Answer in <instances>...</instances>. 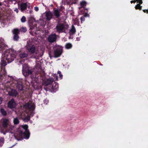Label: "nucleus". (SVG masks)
Listing matches in <instances>:
<instances>
[{
  "label": "nucleus",
  "mask_w": 148,
  "mask_h": 148,
  "mask_svg": "<svg viewBox=\"0 0 148 148\" xmlns=\"http://www.w3.org/2000/svg\"><path fill=\"white\" fill-rule=\"evenodd\" d=\"M16 55V53L15 50L10 49L6 51L4 55H2V56L5 58L8 63H10L14 60Z\"/></svg>",
  "instance_id": "obj_1"
},
{
  "label": "nucleus",
  "mask_w": 148,
  "mask_h": 148,
  "mask_svg": "<svg viewBox=\"0 0 148 148\" xmlns=\"http://www.w3.org/2000/svg\"><path fill=\"white\" fill-rule=\"evenodd\" d=\"M69 25L63 23L58 22L56 27V31L59 33H66V30L68 28Z\"/></svg>",
  "instance_id": "obj_2"
},
{
  "label": "nucleus",
  "mask_w": 148,
  "mask_h": 148,
  "mask_svg": "<svg viewBox=\"0 0 148 148\" xmlns=\"http://www.w3.org/2000/svg\"><path fill=\"white\" fill-rule=\"evenodd\" d=\"M33 71L32 68L27 65H24L23 66L22 73L25 77L31 75Z\"/></svg>",
  "instance_id": "obj_3"
},
{
  "label": "nucleus",
  "mask_w": 148,
  "mask_h": 148,
  "mask_svg": "<svg viewBox=\"0 0 148 148\" xmlns=\"http://www.w3.org/2000/svg\"><path fill=\"white\" fill-rule=\"evenodd\" d=\"M55 57L58 58L62 54L63 51V47L60 45H56L53 47Z\"/></svg>",
  "instance_id": "obj_4"
},
{
  "label": "nucleus",
  "mask_w": 148,
  "mask_h": 148,
  "mask_svg": "<svg viewBox=\"0 0 148 148\" xmlns=\"http://www.w3.org/2000/svg\"><path fill=\"white\" fill-rule=\"evenodd\" d=\"M36 69H38V71L36 72V78L37 76V77L40 76L41 77V74H44L45 72L44 70H43L41 66L39 64H37L36 65Z\"/></svg>",
  "instance_id": "obj_5"
},
{
  "label": "nucleus",
  "mask_w": 148,
  "mask_h": 148,
  "mask_svg": "<svg viewBox=\"0 0 148 148\" xmlns=\"http://www.w3.org/2000/svg\"><path fill=\"white\" fill-rule=\"evenodd\" d=\"M28 52L31 54L35 53L36 51V48L34 45L29 44L26 46Z\"/></svg>",
  "instance_id": "obj_6"
},
{
  "label": "nucleus",
  "mask_w": 148,
  "mask_h": 148,
  "mask_svg": "<svg viewBox=\"0 0 148 148\" xmlns=\"http://www.w3.org/2000/svg\"><path fill=\"white\" fill-rule=\"evenodd\" d=\"M57 38V35L55 34H52L49 36L47 40L50 42H53L56 41Z\"/></svg>",
  "instance_id": "obj_7"
},
{
  "label": "nucleus",
  "mask_w": 148,
  "mask_h": 148,
  "mask_svg": "<svg viewBox=\"0 0 148 148\" xmlns=\"http://www.w3.org/2000/svg\"><path fill=\"white\" fill-rule=\"evenodd\" d=\"M7 47V45L5 44L4 40L2 38H0V53H2Z\"/></svg>",
  "instance_id": "obj_8"
},
{
  "label": "nucleus",
  "mask_w": 148,
  "mask_h": 148,
  "mask_svg": "<svg viewBox=\"0 0 148 148\" xmlns=\"http://www.w3.org/2000/svg\"><path fill=\"white\" fill-rule=\"evenodd\" d=\"M54 81L53 78H49L46 80H44L42 81V84L43 85L47 86L49 84H51Z\"/></svg>",
  "instance_id": "obj_9"
},
{
  "label": "nucleus",
  "mask_w": 148,
  "mask_h": 148,
  "mask_svg": "<svg viewBox=\"0 0 148 148\" xmlns=\"http://www.w3.org/2000/svg\"><path fill=\"white\" fill-rule=\"evenodd\" d=\"M16 106V103L14 99H13L9 101L8 103V107L10 109H13L15 108Z\"/></svg>",
  "instance_id": "obj_10"
},
{
  "label": "nucleus",
  "mask_w": 148,
  "mask_h": 148,
  "mask_svg": "<svg viewBox=\"0 0 148 148\" xmlns=\"http://www.w3.org/2000/svg\"><path fill=\"white\" fill-rule=\"evenodd\" d=\"M53 14L50 11H48L45 12V16L46 20L50 21L52 18Z\"/></svg>",
  "instance_id": "obj_11"
},
{
  "label": "nucleus",
  "mask_w": 148,
  "mask_h": 148,
  "mask_svg": "<svg viewBox=\"0 0 148 148\" xmlns=\"http://www.w3.org/2000/svg\"><path fill=\"white\" fill-rule=\"evenodd\" d=\"M16 86L18 90L20 91L23 90L24 85L22 82L21 81H18L17 82Z\"/></svg>",
  "instance_id": "obj_12"
},
{
  "label": "nucleus",
  "mask_w": 148,
  "mask_h": 148,
  "mask_svg": "<svg viewBox=\"0 0 148 148\" xmlns=\"http://www.w3.org/2000/svg\"><path fill=\"white\" fill-rule=\"evenodd\" d=\"M9 122V121L8 119H3L2 122V125L5 128H6L8 127V124Z\"/></svg>",
  "instance_id": "obj_13"
},
{
  "label": "nucleus",
  "mask_w": 148,
  "mask_h": 148,
  "mask_svg": "<svg viewBox=\"0 0 148 148\" xmlns=\"http://www.w3.org/2000/svg\"><path fill=\"white\" fill-rule=\"evenodd\" d=\"M53 10V13L56 18H58L61 15L60 10L55 8H54Z\"/></svg>",
  "instance_id": "obj_14"
},
{
  "label": "nucleus",
  "mask_w": 148,
  "mask_h": 148,
  "mask_svg": "<svg viewBox=\"0 0 148 148\" xmlns=\"http://www.w3.org/2000/svg\"><path fill=\"white\" fill-rule=\"evenodd\" d=\"M8 94L10 96L15 97L18 95V93L15 90L12 89L8 92Z\"/></svg>",
  "instance_id": "obj_15"
},
{
  "label": "nucleus",
  "mask_w": 148,
  "mask_h": 148,
  "mask_svg": "<svg viewBox=\"0 0 148 148\" xmlns=\"http://www.w3.org/2000/svg\"><path fill=\"white\" fill-rule=\"evenodd\" d=\"M58 88V84L56 82L52 85L51 89L54 91L55 92L56 91Z\"/></svg>",
  "instance_id": "obj_16"
},
{
  "label": "nucleus",
  "mask_w": 148,
  "mask_h": 148,
  "mask_svg": "<svg viewBox=\"0 0 148 148\" xmlns=\"http://www.w3.org/2000/svg\"><path fill=\"white\" fill-rule=\"evenodd\" d=\"M27 5L26 3H22L20 5V9L22 11L26 9L27 7Z\"/></svg>",
  "instance_id": "obj_17"
},
{
  "label": "nucleus",
  "mask_w": 148,
  "mask_h": 148,
  "mask_svg": "<svg viewBox=\"0 0 148 148\" xmlns=\"http://www.w3.org/2000/svg\"><path fill=\"white\" fill-rule=\"evenodd\" d=\"M23 136L25 138L28 139L29 138L30 136V133L29 130H25L23 133Z\"/></svg>",
  "instance_id": "obj_18"
},
{
  "label": "nucleus",
  "mask_w": 148,
  "mask_h": 148,
  "mask_svg": "<svg viewBox=\"0 0 148 148\" xmlns=\"http://www.w3.org/2000/svg\"><path fill=\"white\" fill-rule=\"evenodd\" d=\"M0 112L3 116H5L7 115V112L3 108H1L0 109Z\"/></svg>",
  "instance_id": "obj_19"
},
{
  "label": "nucleus",
  "mask_w": 148,
  "mask_h": 148,
  "mask_svg": "<svg viewBox=\"0 0 148 148\" xmlns=\"http://www.w3.org/2000/svg\"><path fill=\"white\" fill-rule=\"evenodd\" d=\"M76 32V31L75 26L73 25H72L71 29L70 31L71 34H73L75 33Z\"/></svg>",
  "instance_id": "obj_20"
},
{
  "label": "nucleus",
  "mask_w": 148,
  "mask_h": 148,
  "mask_svg": "<svg viewBox=\"0 0 148 148\" xmlns=\"http://www.w3.org/2000/svg\"><path fill=\"white\" fill-rule=\"evenodd\" d=\"M4 59H2L1 61V64L2 66H4L7 65L6 62L4 60Z\"/></svg>",
  "instance_id": "obj_21"
},
{
  "label": "nucleus",
  "mask_w": 148,
  "mask_h": 148,
  "mask_svg": "<svg viewBox=\"0 0 148 148\" xmlns=\"http://www.w3.org/2000/svg\"><path fill=\"white\" fill-rule=\"evenodd\" d=\"M14 34H19L20 31L18 29H15L12 31Z\"/></svg>",
  "instance_id": "obj_22"
},
{
  "label": "nucleus",
  "mask_w": 148,
  "mask_h": 148,
  "mask_svg": "<svg viewBox=\"0 0 148 148\" xmlns=\"http://www.w3.org/2000/svg\"><path fill=\"white\" fill-rule=\"evenodd\" d=\"M27 56V54L25 53H23L20 54L19 56L21 58L26 57Z\"/></svg>",
  "instance_id": "obj_23"
},
{
  "label": "nucleus",
  "mask_w": 148,
  "mask_h": 148,
  "mask_svg": "<svg viewBox=\"0 0 148 148\" xmlns=\"http://www.w3.org/2000/svg\"><path fill=\"white\" fill-rule=\"evenodd\" d=\"M72 47V45L70 43L66 44L65 45V47L67 49H71Z\"/></svg>",
  "instance_id": "obj_24"
},
{
  "label": "nucleus",
  "mask_w": 148,
  "mask_h": 148,
  "mask_svg": "<svg viewBox=\"0 0 148 148\" xmlns=\"http://www.w3.org/2000/svg\"><path fill=\"white\" fill-rule=\"evenodd\" d=\"M14 123L15 125H17L19 124V121L18 119L17 118H15L13 120Z\"/></svg>",
  "instance_id": "obj_25"
},
{
  "label": "nucleus",
  "mask_w": 148,
  "mask_h": 148,
  "mask_svg": "<svg viewBox=\"0 0 148 148\" xmlns=\"http://www.w3.org/2000/svg\"><path fill=\"white\" fill-rule=\"evenodd\" d=\"M135 8L136 10L139 9L141 10L142 9V6L140 5V4H138L136 5Z\"/></svg>",
  "instance_id": "obj_26"
},
{
  "label": "nucleus",
  "mask_w": 148,
  "mask_h": 148,
  "mask_svg": "<svg viewBox=\"0 0 148 148\" xmlns=\"http://www.w3.org/2000/svg\"><path fill=\"white\" fill-rule=\"evenodd\" d=\"M19 38V36L18 34H14L13 36V39L15 41H17Z\"/></svg>",
  "instance_id": "obj_27"
},
{
  "label": "nucleus",
  "mask_w": 148,
  "mask_h": 148,
  "mask_svg": "<svg viewBox=\"0 0 148 148\" xmlns=\"http://www.w3.org/2000/svg\"><path fill=\"white\" fill-rule=\"evenodd\" d=\"M87 3L85 1H83L80 2V5L82 7H84L86 5Z\"/></svg>",
  "instance_id": "obj_28"
},
{
  "label": "nucleus",
  "mask_w": 148,
  "mask_h": 148,
  "mask_svg": "<svg viewBox=\"0 0 148 148\" xmlns=\"http://www.w3.org/2000/svg\"><path fill=\"white\" fill-rule=\"evenodd\" d=\"M21 32H25L27 31V28L25 27H22L20 29Z\"/></svg>",
  "instance_id": "obj_29"
},
{
  "label": "nucleus",
  "mask_w": 148,
  "mask_h": 148,
  "mask_svg": "<svg viewBox=\"0 0 148 148\" xmlns=\"http://www.w3.org/2000/svg\"><path fill=\"white\" fill-rule=\"evenodd\" d=\"M26 21V18L25 17L23 16L22 17L21 19V21L22 23H24Z\"/></svg>",
  "instance_id": "obj_30"
},
{
  "label": "nucleus",
  "mask_w": 148,
  "mask_h": 148,
  "mask_svg": "<svg viewBox=\"0 0 148 148\" xmlns=\"http://www.w3.org/2000/svg\"><path fill=\"white\" fill-rule=\"evenodd\" d=\"M31 103L29 102H27L25 103L24 106V107L27 108H29Z\"/></svg>",
  "instance_id": "obj_31"
},
{
  "label": "nucleus",
  "mask_w": 148,
  "mask_h": 148,
  "mask_svg": "<svg viewBox=\"0 0 148 148\" xmlns=\"http://www.w3.org/2000/svg\"><path fill=\"white\" fill-rule=\"evenodd\" d=\"M22 127L25 130H28L27 129L28 128V126L27 125H25L22 126Z\"/></svg>",
  "instance_id": "obj_32"
},
{
  "label": "nucleus",
  "mask_w": 148,
  "mask_h": 148,
  "mask_svg": "<svg viewBox=\"0 0 148 148\" xmlns=\"http://www.w3.org/2000/svg\"><path fill=\"white\" fill-rule=\"evenodd\" d=\"M80 20L81 21V23H82L83 21H84L85 20V18L84 16H82L80 18Z\"/></svg>",
  "instance_id": "obj_33"
},
{
  "label": "nucleus",
  "mask_w": 148,
  "mask_h": 148,
  "mask_svg": "<svg viewBox=\"0 0 148 148\" xmlns=\"http://www.w3.org/2000/svg\"><path fill=\"white\" fill-rule=\"evenodd\" d=\"M3 75L1 73V71L0 70V81H1L3 79Z\"/></svg>",
  "instance_id": "obj_34"
},
{
  "label": "nucleus",
  "mask_w": 148,
  "mask_h": 148,
  "mask_svg": "<svg viewBox=\"0 0 148 148\" xmlns=\"http://www.w3.org/2000/svg\"><path fill=\"white\" fill-rule=\"evenodd\" d=\"M18 132L20 135L21 136H22L23 134L24 133H23V132L21 130H19L18 131Z\"/></svg>",
  "instance_id": "obj_35"
},
{
  "label": "nucleus",
  "mask_w": 148,
  "mask_h": 148,
  "mask_svg": "<svg viewBox=\"0 0 148 148\" xmlns=\"http://www.w3.org/2000/svg\"><path fill=\"white\" fill-rule=\"evenodd\" d=\"M34 108V107L31 104L29 108L30 110H31L33 109Z\"/></svg>",
  "instance_id": "obj_36"
},
{
  "label": "nucleus",
  "mask_w": 148,
  "mask_h": 148,
  "mask_svg": "<svg viewBox=\"0 0 148 148\" xmlns=\"http://www.w3.org/2000/svg\"><path fill=\"white\" fill-rule=\"evenodd\" d=\"M136 1L139 3V4H140H140H142L143 3L142 0H136Z\"/></svg>",
  "instance_id": "obj_37"
},
{
  "label": "nucleus",
  "mask_w": 148,
  "mask_h": 148,
  "mask_svg": "<svg viewBox=\"0 0 148 148\" xmlns=\"http://www.w3.org/2000/svg\"><path fill=\"white\" fill-rule=\"evenodd\" d=\"M83 16H84L85 17H89V15L87 13H86Z\"/></svg>",
  "instance_id": "obj_38"
},
{
  "label": "nucleus",
  "mask_w": 148,
  "mask_h": 148,
  "mask_svg": "<svg viewBox=\"0 0 148 148\" xmlns=\"http://www.w3.org/2000/svg\"><path fill=\"white\" fill-rule=\"evenodd\" d=\"M4 142V138H0V143H3Z\"/></svg>",
  "instance_id": "obj_39"
},
{
  "label": "nucleus",
  "mask_w": 148,
  "mask_h": 148,
  "mask_svg": "<svg viewBox=\"0 0 148 148\" xmlns=\"http://www.w3.org/2000/svg\"><path fill=\"white\" fill-rule=\"evenodd\" d=\"M30 117H29V116H27V117H26L25 118V119H26V120H27V121H29V120H30Z\"/></svg>",
  "instance_id": "obj_40"
},
{
  "label": "nucleus",
  "mask_w": 148,
  "mask_h": 148,
  "mask_svg": "<svg viewBox=\"0 0 148 148\" xmlns=\"http://www.w3.org/2000/svg\"><path fill=\"white\" fill-rule=\"evenodd\" d=\"M143 11L145 13H148V10H143Z\"/></svg>",
  "instance_id": "obj_41"
},
{
  "label": "nucleus",
  "mask_w": 148,
  "mask_h": 148,
  "mask_svg": "<svg viewBox=\"0 0 148 148\" xmlns=\"http://www.w3.org/2000/svg\"><path fill=\"white\" fill-rule=\"evenodd\" d=\"M34 9L36 11H37L39 9L37 7H36L34 8Z\"/></svg>",
  "instance_id": "obj_42"
},
{
  "label": "nucleus",
  "mask_w": 148,
  "mask_h": 148,
  "mask_svg": "<svg viewBox=\"0 0 148 148\" xmlns=\"http://www.w3.org/2000/svg\"><path fill=\"white\" fill-rule=\"evenodd\" d=\"M136 1H137L136 0H134L131 1L130 2L131 3H135L136 2Z\"/></svg>",
  "instance_id": "obj_43"
},
{
  "label": "nucleus",
  "mask_w": 148,
  "mask_h": 148,
  "mask_svg": "<svg viewBox=\"0 0 148 148\" xmlns=\"http://www.w3.org/2000/svg\"><path fill=\"white\" fill-rule=\"evenodd\" d=\"M63 75L61 74L59 75V78L60 79H61L62 78Z\"/></svg>",
  "instance_id": "obj_44"
},
{
  "label": "nucleus",
  "mask_w": 148,
  "mask_h": 148,
  "mask_svg": "<svg viewBox=\"0 0 148 148\" xmlns=\"http://www.w3.org/2000/svg\"><path fill=\"white\" fill-rule=\"evenodd\" d=\"M2 103V98L1 97H0V105Z\"/></svg>",
  "instance_id": "obj_45"
},
{
  "label": "nucleus",
  "mask_w": 148,
  "mask_h": 148,
  "mask_svg": "<svg viewBox=\"0 0 148 148\" xmlns=\"http://www.w3.org/2000/svg\"><path fill=\"white\" fill-rule=\"evenodd\" d=\"M29 33L31 34L32 35L34 36V35L36 34V33H34V34H33V33H32V32H29Z\"/></svg>",
  "instance_id": "obj_46"
},
{
  "label": "nucleus",
  "mask_w": 148,
  "mask_h": 148,
  "mask_svg": "<svg viewBox=\"0 0 148 148\" xmlns=\"http://www.w3.org/2000/svg\"><path fill=\"white\" fill-rule=\"evenodd\" d=\"M14 11H16L17 13H18V11L17 8H16L14 10Z\"/></svg>",
  "instance_id": "obj_47"
},
{
  "label": "nucleus",
  "mask_w": 148,
  "mask_h": 148,
  "mask_svg": "<svg viewBox=\"0 0 148 148\" xmlns=\"http://www.w3.org/2000/svg\"><path fill=\"white\" fill-rule=\"evenodd\" d=\"M58 73L59 75L61 74V72L60 71H58Z\"/></svg>",
  "instance_id": "obj_48"
},
{
  "label": "nucleus",
  "mask_w": 148,
  "mask_h": 148,
  "mask_svg": "<svg viewBox=\"0 0 148 148\" xmlns=\"http://www.w3.org/2000/svg\"><path fill=\"white\" fill-rule=\"evenodd\" d=\"M31 21H32L30 20L29 21V23H30L31 24V25H32V23L31 22Z\"/></svg>",
  "instance_id": "obj_49"
},
{
  "label": "nucleus",
  "mask_w": 148,
  "mask_h": 148,
  "mask_svg": "<svg viewBox=\"0 0 148 148\" xmlns=\"http://www.w3.org/2000/svg\"><path fill=\"white\" fill-rule=\"evenodd\" d=\"M49 57H51V55H50V54L49 53Z\"/></svg>",
  "instance_id": "obj_50"
},
{
  "label": "nucleus",
  "mask_w": 148,
  "mask_h": 148,
  "mask_svg": "<svg viewBox=\"0 0 148 148\" xmlns=\"http://www.w3.org/2000/svg\"><path fill=\"white\" fill-rule=\"evenodd\" d=\"M1 5H2V4H1V3L0 2V6Z\"/></svg>",
  "instance_id": "obj_51"
}]
</instances>
